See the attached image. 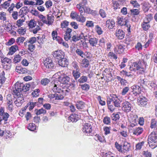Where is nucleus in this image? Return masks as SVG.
<instances>
[{
    "instance_id": "e2e57ef3",
    "label": "nucleus",
    "mask_w": 157,
    "mask_h": 157,
    "mask_svg": "<svg viewBox=\"0 0 157 157\" xmlns=\"http://www.w3.org/2000/svg\"><path fill=\"white\" fill-rule=\"evenodd\" d=\"M30 86V85L29 84H23V91L24 92H26L29 90Z\"/></svg>"
},
{
    "instance_id": "13d9d810",
    "label": "nucleus",
    "mask_w": 157,
    "mask_h": 157,
    "mask_svg": "<svg viewBox=\"0 0 157 157\" xmlns=\"http://www.w3.org/2000/svg\"><path fill=\"white\" fill-rule=\"evenodd\" d=\"M130 3L131 4H132L134 7L138 8L140 6V5L136 1L132 0L130 1Z\"/></svg>"
},
{
    "instance_id": "37998d69",
    "label": "nucleus",
    "mask_w": 157,
    "mask_h": 157,
    "mask_svg": "<svg viewBox=\"0 0 157 157\" xmlns=\"http://www.w3.org/2000/svg\"><path fill=\"white\" fill-rule=\"evenodd\" d=\"M7 105L13 104V101L10 94L8 95L7 96Z\"/></svg>"
},
{
    "instance_id": "8fccbe9b",
    "label": "nucleus",
    "mask_w": 157,
    "mask_h": 157,
    "mask_svg": "<svg viewBox=\"0 0 157 157\" xmlns=\"http://www.w3.org/2000/svg\"><path fill=\"white\" fill-rule=\"evenodd\" d=\"M36 102L30 101L28 104V105L29 106V109L30 110H32L33 109L34 107L36 105Z\"/></svg>"
},
{
    "instance_id": "423d86ee",
    "label": "nucleus",
    "mask_w": 157,
    "mask_h": 157,
    "mask_svg": "<svg viewBox=\"0 0 157 157\" xmlns=\"http://www.w3.org/2000/svg\"><path fill=\"white\" fill-rule=\"evenodd\" d=\"M129 21L126 19H123L122 17H117V22L121 26L124 25L127 27V31L129 32H130V25L128 24Z\"/></svg>"
},
{
    "instance_id": "c85d7f7f",
    "label": "nucleus",
    "mask_w": 157,
    "mask_h": 157,
    "mask_svg": "<svg viewBox=\"0 0 157 157\" xmlns=\"http://www.w3.org/2000/svg\"><path fill=\"white\" fill-rule=\"evenodd\" d=\"M59 28H57L55 30L53 31L52 33V36L54 40H56L58 38V37H59V36H58L57 31H58Z\"/></svg>"
},
{
    "instance_id": "0eeeda50",
    "label": "nucleus",
    "mask_w": 157,
    "mask_h": 157,
    "mask_svg": "<svg viewBox=\"0 0 157 157\" xmlns=\"http://www.w3.org/2000/svg\"><path fill=\"white\" fill-rule=\"evenodd\" d=\"M87 5V2L86 0H83L78 4L76 5V8L78 10L81 15H84V9Z\"/></svg>"
},
{
    "instance_id": "864d4df0",
    "label": "nucleus",
    "mask_w": 157,
    "mask_h": 157,
    "mask_svg": "<svg viewBox=\"0 0 157 157\" xmlns=\"http://www.w3.org/2000/svg\"><path fill=\"white\" fill-rule=\"evenodd\" d=\"M0 20L3 21H6V13L4 12H1L0 13Z\"/></svg>"
},
{
    "instance_id": "603ef678",
    "label": "nucleus",
    "mask_w": 157,
    "mask_h": 157,
    "mask_svg": "<svg viewBox=\"0 0 157 157\" xmlns=\"http://www.w3.org/2000/svg\"><path fill=\"white\" fill-rule=\"evenodd\" d=\"M103 122L106 124H109L110 123V118L108 117H105L103 119Z\"/></svg>"
},
{
    "instance_id": "2eb2a0df",
    "label": "nucleus",
    "mask_w": 157,
    "mask_h": 157,
    "mask_svg": "<svg viewBox=\"0 0 157 157\" xmlns=\"http://www.w3.org/2000/svg\"><path fill=\"white\" fill-rule=\"evenodd\" d=\"M125 45L123 44H119L117 46V47L114 48V52L117 54H121L123 53L125 49Z\"/></svg>"
},
{
    "instance_id": "69168bd1",
    "label": "nucleus",
    "mask_w": 157,
    "mask_h": 157,
    "mask_svg": "<svg viewBox=\"0 0 157 157\" xmlns=\"http://www.w3.org/2000/svg\"><path fill=\"white\" fill-rule=\"evenodd\" d=\"M36 38L35 37H32L28 40V43H30L29 44H32L36 42Z\"/></svg>"
},
{
    "instance_id": "a18cd8bd",
    "label": "nucleus",
    "mask_w": 157,
    "mask_h": 157,
    "mask_svg": "<svg viewBox=\"0 0 157 157\" xmlns=\"http://www.w3.org/2000/svg\"><path fill=\"white\" fill-rule=\"evenodd\" d=\"M36 127L35 124L30 123L28 127V128L31 131H34L36 129Z\"/></svg>"
},
{
    "instance_id": "a19ab883",
    "label": "nucleus",
    "mask_w": 157,
    "mask_h": 157,
    "mask_svg": "<svg viewBox=\"0 0 157 157\" xmlns=\"http://www.w3.org/2000/svg\"><path fill=\"white\" fill-rule=\"evenodd\" d=\"M130 12L132 15H137L139 14L140 13V11L139 9H134L131 10Z\"/></svg>"
},
{
    "instance_id": "a878e982",
    "label": "nucleus",
    "mask_w": 157,
    "mask_h": 157,
    "mask_svg": "<svg viewBox=\"0 0 157 157\" xmlns=\"http://www.w3.org/2000/svg\"><path fill=\"white\" fill-rule=\"evenodd\" d=\"M143 131V128L141 127L136 128L133 130V134L137 136L140 135L141 134Z\"/></svg>"
},
{
    "instance_id": "aec40b11",
    "label": "nucleus",
    "mask_w": 157,
    "mask_h": 157,
    "mask_svg": "<svg viewBox=\"0 0 157 157\" xmlns=\"http://www.w3.org/2000/svg\"><path fill=\"white\" fill-rule=\"evenodd\" d=\"M72 31V29L71 28H68L67 29L64 37L66 40L68 41L71 38V33Z\"/></svg>"
},
{
    "instance_id": "72a5a7b5",
    "label": "nucleus",
    "mask_w": 157,
    "mask_h": 157,
    "mask_svg": "<svg viewBox=\"0 0 157 157\" xmlns=\"http://www.w3.org/2000/svg\"><path fill=\"white\" fill-rule=\"evenodd\" d=\"M11 1V0H7V1H5L1 5V7L5 9H7L8 7L10 6Z\"/></svg>"
},
{
    "instance_id": "f257e3e1",
    "label": "nucleus",
    "mask_w": 157,
    "mask_h": 157,
    "mask_svg": "<svg viewBox=\"0 0 157 157\" xmlns=\"http://www.w3.org/2000/svg\"><path fill=\"white\" fill-rule=\"evenodd\" d=\"M146 65L144 61L139 60L138 61L133 63L129 67V70L130 71L134 72L139 70L141 72V73H144Z\"/></svg>"
},
{
    "instance_id": "680f3d73",
    "label": "nucleus",
    "mask_w": 157,
    "mask_h": 157,
    "mask_svg": "<svg viewBox=\"0 0 157 157\" xmlns=\"http://www.w3.org/2000/svg\"><path fill=\"white\" fill-rule=\"evenodd\" d=\"M80 14V16L78 17L77 21L82 23L86 21V18Z\"/></svg>"
},
{
    "instance_id": "6e6552de",
    "label": "nucleus",
    "mask_w": 157,
    "mask_h": 157,
    "mask_svg": "<svg viewBox=\"0 0 157 157\" xmlns=\"http://www.w3.org/2000/svg\"><path fill=\"white\" fill-rule=\"evenodd\" d=\"M62 85H60L59 82H58L57 81L54 82V84H52L51 87L52 90L54 92L58 93H61L63 91L61 90Z\"/></svg>"
},
{
    "instance_id": "79ce46f5",
    "label": "nucleus",
    "mask_w": 157,
    "mask_h": 157,
    "mask_svg": "<svg viewBox=\"0 0 157 157\" xmlns=\"http://www.w3.org/2000/svg\"><path fill=\"white\" fill-rule=\"evenodd\" d=\"M87 80V77L86 76H83L78 79V82L80 83H84L86 82Z\"/></svg>"
},
{
    "instance_id": "4d7b16f0",
    "label": "nucleus",
    "mask_w": 157,
    "mask_h": 157,
    "mask_svg": "<svg viewBox=\"0 0 157 157\" xmlns=\"http://www.w3.org/2000/svg\"><path fill=\"white\" fill-rule=\"evenodd\" d=\"M95 30L97 33L100 35L102 34L103 31L101 28L98 25H96L95 27Z\"/></svg>"
},
{
    "instance_id": "6e6d98bb",
    "label": "nucleus",
    "mask_w": 157,
    "mask_h": 157,
    "mask_svg": "<svg viewBox=\"0 0 157 157\" xmlns=\"http://www.w3.org/2000/svg\"><path fill=\"white\" fill-rule=\"evenodd\" d=\"M144 141H142L141 142L137 144L136 146V149L137 150L140 149L142 146L144 145Z\"/></svg>"
},
{
    "instance_id": "4c0bfd02",
    "label": "nucleus",
    "mask_w": 157,
    "mask_h": 157,
    "mask_svg": "<svg viewBox=\"0 0 157 157\" xmlns=\"http://www.w3.org/2000/svg\"><path fill=\"white\" fill-rule=\"evenodd\" d=\"M150 127L151 128L157 127V121L155 119H152L151 120Z\"/></svg>"
},
{
    "instance_id": "20e7f679",
    "label": "nucleus",
    "mask_w": 157,
    "mask_h": 157,
    "mask_svg": "<svg viewBox=\"0 0 157 157\" xmlns=\"http://www.w3.org/2000/svg\"><path fill=\"white\" fill-rule=\"evenodd\" d=\"M58 80L57 81L59 82L60 85L63 86V84H67L69 82L70 78L66 74L62 73L59 76L58 78Z\"/></svg>"
},
{
    "instance_id": "49530a36",
    "label": "nucleus",
    "mask_w": 157,
    "mask_h": 157,
    "mask_svg": "<svg viewBox=\"0 0 157 157\" xmlns=\"http://www.w3.org/2000/svg\"><path fill=\"white\" fill-rule=\"evenodd\" d=\"M76 52L78 55L81 56L82 58L84 57V52L81 49L77 48L76 51Z\"/></svg>"
},
{
    "instance_id": "4468645a",
    "label": "nucleus",
    "mask_w": 157,
    "mask_h": 157,
    "mask_svg": "<svg viewBox=\"0 0 157 157\" xmlns=\"http://www.w3.org/2000/svg\"><path fill=\"white\" fill-rule=\"evenodd\" d=\"M9 116L10 115L8 113L4 112V110L3 108L0 109V118L2 121H7Z\"/></svg>"
},
{
    "instance_id": "774afa93",
    "label": "nucleus",
    "mask_w": 157,
    "mask_h": 157,
    "mask_svg": "<svg viewBox=\"0 0 157 157\" xmlns=\"http://www.w3.org/2000/svg\"><path fill=\"white\" fill-rule=\"evenodd\" d=\"M95 137L97 140L101 142H103L105 141L104 138L103 137H101L99 135L96 134Z\"/></svg>"
},
{
    "instance_id": "0e129e2a",
    "label": "nucleus",
    "mask_w": 157,
    "mask_h": 157,
    "mask_svg": "<svg viewBox=\"0 0 157 157\" xmlns=\"http://www.w3.org/2000/svg\"><path fill=\"white\" fill-rule=\"evenodd\" d=\"M129 88L128 87L126 86L123 88L121 94L122 95H124L128 92L129 90Z\"/></svg>"
},
{
    "instance_id": "ea45409f",
    "label": "nucleus",
    "mask_w": 157,
    "mask_h": 157,
    "mask_svg": "<svg viewBox=\"0 0 157 157\" xmlns=\"http://www.w3.org/2000/svg\"><path fill=\"white\" fill-rule=\"evenodd\" d=\"M78 16V13L72 11L70 14V17L72 19L76 20Z\"/></svg>"
},
{
    "instance_id": "393cba45",
    "label": "nucleus",
    "mask_w": 157,
    "mask_h": 157,
    "mask_svg": "<svg viewBox=\"0 0 157 157\" xmlns=\"http://www.w3.org/2000/svg\"><path fill=\"white\" fill-rule=\"evenodd\" d=\"M16 71L20 74H24L27 72L26 69L20 66L16 67Z\"/></svg>"
},
{
    "instance_id": "6ab92c4d",
    "label": "nucleus",
    "mask_w": 157,
    "mask_h": 157,
    "mask_svg": "<svg viewBox=\"0 0 157 157\" xmlns=\"http://www.w3.org/2000/svg\"><path fill=\"white\" fill-rule=\"evenodd\" d=\"M57 61L59 65L62 67H67L68 64V61L67 59L66 58H64Z\"/></svg>"
},
{
    "instance_id": "c756f323",
    "label": "nucleus",
    "mask_w": 157,
    "mask_h": 157,
    "mask_svg": "<svg viewBox=\"0 0 157 157\" xmlns=\"http://www.w3.org/2000/svg\"><path fill=\"white\" fill-rule=\"evenodd\" d=\"M35 112V113L37 115L41 114H44L46 113V111L42 108L39 109H36Z\"/></svg>"
},
{
    "instance_id": "c9c22d12",
    "label": "nucleus",
    "mask_w": 157,
    "mask_h": 157,
    "mask_svg": "<svg viewBox=\"0 0 157 157\" xmlns=\"http://www.w3.org/2000/svg\"><path fill=\"white\" fill-rule=\"evenodd\" d=\"M76 107L78 109H82L85 107L84 103L82 101H80L76 105Z\"/></svg>"
},
{
    "instance_id": "9d476101",
    "label": "nucleus",
    "mask_w": 157,
    "mask_h": 157,
    "mask_svg": "<svg viewBox=\"0 0 157 157\" xmlns=\"http://www.w3.org/2000/svg\"><path fill=\"white\" fill-rule=\"evenodd\" d=\"M92 126L90 123H86L84 124L82 128V131L87 135H90L92 131Z\"/></svg>"
},
{
    "instance_id": "09e8293b",
    "label": "nucleus",
    "mask_w": 157,
    "mask_h": 157,
    "mask_svg": "<svg viewBox=\"0 0 157 157\" xmlns=\"http://www.w3.org/2000/svg\"><path fill=\"white\" fill-rule=\"evenodd\" d=\"M111 117L113 120L116 121L119 119L120 117L118 114H115L114 113L112 114Z\"/></svg>"
},
{
    "instance_id": "cd10ccee",
    "label": "nucleus",
    "mask_w": 157,
    "mask_h": 157,
    "mask_svg": "<svg viewBox=\"0 0 157 157\" xmlns=\"http://www.w3.org/2000/svg\"><path fill=\"white\" fill-rule=\"evenodd\" d=\"M5 73L4 71H2L0 75V86L4 83L6 80V78L5 76Z\"/></svg>"
},
{
    "instance_id": "5701e85b",
    "label": "nucleus",
    "mask_w": 157,
    "mask_h": 157,
    "mask_svg": "<svg viewBox=\"0 0 157 157\" xmlns=\"http://www.w3.org/2000/svg\"><path fill=\"white\" fill-rule=\"evenodd\" d=\"M89 41V43L91 46L96 47L98 44V40L95 37H93L90 38Z\"/></svg>"
},
{
    "instance_id": "2f4dec72",
    "label": "nucleus",
    "mask_w": 157,
    "mask_h": 157,
    "mask_svg": "<svg viewBox=\"0 0 157 157\" xmlns=\"http://www.w3.org/2000/svg\"><path fill=\"white\" fill-rule=\"evenodd\" d=\"M80 86L82 90L86 91L88 90L90 88V86L89 85L86 83L80 85Z\"/></svg>"
},
{
    "instance_id": "ddd939ff",
    "label": "nucleus",
    "mask_w": 157,
    "mask_h": 157,
    "mask_svg": "<svg viewBox=\"0 0 157 157\" xmlns=\"http://www.w3.org/2000/svg\"><path fill=\"white\" fill-rule=\"evenodd\" d=\"M112 101L115 107H120V104L121 101L116 95L112 94Z\"/></svg>"
},
{
    "instance_id": "f03ea898",
    "label": "nucleus",
    "mask_w": 157,
    "mask_h": 157,
    "mask_svg": "<svg viewBox=\"0 0 157 157\" xmlns=\"http://www.w3.org/2000/svg\"><path fill=\"white\" fill-rule=\"evenodd\" d=\"M148 143L149 146L154 148L157 146V132H153L148 136Z\"/></svg>"
},
{
    "instance_id": "f8f14e48",
    "label": "nucleus",
    "mask_w": 157,
    "mask_h": 157,
    "mask_svg": "<svg viewBox=\"0 0 157 157\" xmlns=\"http://www.w3.org/2000/svg\"><path fill=\"white\" fill-rule=\"evenodd\" d=\"M14 95V97L16 98V100L14 101V102L16 105L17 107L20 106L22 103L24 101V100L23 98V95L22 94H20L19 96L17 97L15 95Z\"/></svg>"
},
{
    "instance_id": "338daca9",
    "label": "nucleus",
    "mask_w": 157,
    "mask_h": 157,
    "mask_svg": "<svg viewBox=\"0 0 157 157\" xmlns=\"http://www.w3.org/2000/svg\"><path fill=\"white\" fill-rule=\"evenodd\" d=\"M15 42V39L13 38H11L9 40L8 42L6 43V45L8 46L11 45L13 44Z\"/></svg>"
},
{
    "instance_id": "de8ad7c7",
    "label": "nucleus",
    "mask_w": 157,
    "mask_h": 157,
    "mask_svg": "<svg viewBox=\"0 0 157 157\" xmlns=\"http://www.w3.org/2000/svg\"><path fill=\"white\" fill-rule=\"evenodd\" d=\"M53 16H49L48 15L47 17L48 22L47 23L49 25H51L53 23Z\"/></svg>"
},
{
    "instance_id": "39448f33",
    "label": "nucleus",
    "mask_w": 157,
    "mask_h": 157,
    "mask_svg": "<svg viewBox=\"0 0 157 157\" xmlns=\"http://www.w3.org/2000/svg\"><path fill=\"white\" fill-rule=\"evenodd\" d=\"M23 83H16L15 87L13 88L12 94L13 95H15L17 97L21 94L20 92L23 91Z\"/></svg>"
},
{
    "instance_id": "1a4fd4ad",
    "label": "nucleus",
    "mask_w": 157,
    "mask_h": 157,
    "mask_svg": "<svg viewBox=\"0 0 157 157\" xmlns=\"http://www.w3.org/2000/svg\"><path fill=\"white\" fill-rule=\"evenodd\" d=\"M122 110L126 113L129 112L131 111L133 108L132 104L129 102L125 101L123 102L122 104Z\"/></svg>"
},
{
    "instance_id": "dca6fc26",
    "label": "nucleus",
    "mask_w": 157,
    "mask_h": 157,
    "mask_svg": "<svg viewBox=\"0 0 157 157\" xmlns=\"http://www.w3.org/2000/svg\"><path fill=\"white\" fill-rule=\"evenodd\" d=\"M115 35L118 39L122 40L124 38L125 33L122 29H117L116 31Z\"/></svg>"
},
{
    "instance_id": "052dcab7",
    "label": "nucleus",
    "mask_w": 157,
    "mask_h": 157,
    "mask_svg": "<svg viewBox=\"0 0 157 157\" xmlns=\"http://www.w3.org/2000/svg\"><path fill=\"white\" fill-rule=\"evenodd\" d=\"M108 56L109 57H110V58L111 59H116L117 58V55L113 52H109L108 53Z\"/></svg>"
},
{
    "instance_id": "5fc2aeb1",
    "label": "nucleus",
    "mask_w": 157,
    "mask_h": 157,
    "mask_svg": "<svg viewBox=\"0 0 157 157\" xmlns=\"http://www.w3.org/2000/svg\"><path fill=\"white\" fill-rule=\"evenodd\" d=\"M21 59V58L19 55H17L14 58L13 61L15 63H17L20 62Z\"/></svg>"
},
{
    "instance_id": "7ed1b4c3",
    "label": "nucleus",
    "mask_w": 157,
    "mask_h": 157,
    "mask_svg": "<svg viewBox=\"0 0 157 157\" xmlns=\"http://www.w3.org/2000/svg\"><path fill=\"white\" fill-rule=\"evenodd\" d=\"M28 24L30 30H31V31H32L34 34H36L38 31L40 29V27L38 25H36V22L34 19L31 20Z\"/></svg>"
},
{
    "instance_id": "e433bc0d",
    "label": "nucleus",
    "mask_w": 157,
    "mask_h": 157,
    "mask_svg": "<svg viewBox=\"0 0 157 157\" xmlns=\"http://www.w3.org/2000/svg\"><path fill=\"white\" fill-rule=\"evenodd\" d=\"M152 17L151 14H149L146 15L144 20V22L149 23L152 20Z\"/></svg>"
},
{
    "instance_id": "bf43d9fd",
    "label": "nucleus",
    "mask_w": 157,
    "mask_h": 157,
    "mask_svg": "<svg viewBox=\"0 0 157 157\" xmlns=\"http://www.w3.org/2000/svg\"><path fill=\"white\" fill-rule=\"evenodd\" d=\"M97 99L98 101L99 104L103 106L105 105V102L101 100V97L100 96H98L97 98Z\"/></svg>"
},
{
    "instance_id": "f3484780",
    "label": "nucleus",
    "mask_w": 157,
    "mask_h": 157,
    "mask_svg": "<svg viewBox=\"0 0 157 157\" xmlns=\"http://www.w3.org/2000/svg\"><path fill=\"white\" fill-rule=\"evenodd\" d=\"M44 66L46 68H51L53 67L54 64L52 60L49 58H46L44 61Z\"/></svg>"
},
{
    "instance_id": "7c9ffc66",
    "label": "nucleus",
    "mask_w": 157,
    "mask_h": 157,
    "mask_svg": "<svg viewBox=\"0 0 157 157\" xmlns=\"http://www.w3.org/2000/svg\"><path fill=\"white\" fill-rule=\"evenodd\" d=\"M80 74L78 70L73 71L72 75L75 79L78 78L80 77Z\"/></svg>"
},
{
    "instance_id": "b1692460",
    "label": "nucleus",
    "mask_w": 157,
    "mask_h": 157,
    "mask_svg": "<svg viewBox=\"0 0 157 157\" xmlns=\"http://www.w3.org/2000/svg\"><path fill=\"white\" fill-rule=\"evenodd\" d=\"M79 119L78 115L76 114H71L68 117V120L73 122H76Z\"/></svg>"
},
{
    "instance_id": "4be33fe9",
    "label": "nucleus",
    "mask_w": 157,
    "mask_h": 157,
    "mask_svg": "<svg viewBox=\"0 0 157 157\" xmlns=\"http://www.w3.org/2000/svg\"><path fill=\"white\" fill-rule=\"evenodd\" d=\"M131 88L133 90V94H134L135 95H136L139 94L141 90L140 87L137 85H133L132 86Z\"/></svg>"
},
{
    "instance_id": "412c9836",
    "label": "nucleus",
    "mask_w": 157,
    "mask_h": 157,
    "mask_svg": "<svg viewBox=\"0 0 157 157\" xmlns=\"http://www.w3.org/2000/svg\"><path fill=\"white\" fill-rule=\"evenodd\" d=\"M106 27L109 29H113L115 26V23L113 20H107L106 22Z\"/></svg>"
},
{
    "instance_id": "3c124183",
    "label": "nucleus",
    "mask_w": 157,
    "mask_h": 157,
    "mask_svg": "<svg viewBox=\"0 0 157 157\" xmlns=\"http://www.w3.org/2000/svg\"><path fill=\"white\" fill-rule=\"evenodd\" d=\"M25 38L24 37H18L16 39V42L19 45H20L21 43H22L25 40Z\"/></svg>"
},
{
    "instance_id": "58836bf2",
    "label": "nucleus",
    "mask_w": 157,
    "mask_h": 157,
    "mask_svg": "<svg viewBox=\"0 0 157 157\" xmlns=\"http://www.w3.org/2000/svg\"><path fill=\"white\" fill-rule=\"evenodd\" d=\"M50 80L47 78L42 79L41 81V84L44 86H46L50 82Z\"/></svg>"
},
{
    "instance_id": "9b49d317",
    "label": "nucleus",
    "mask_w": 157,
    "mask_h": 157,
    "mask_svg": "<svg viewBox=\"0 0 157 157\" xmlns=\"http://www.w3.org/2000/svg\"><path fill=\"white\" fill-rule=\"evenodd\" d=\"M64 53L61 50H59L55 51L53 54V56L58 60L61 59L64 57Z\"/></svg>"
},
{
    "instance_id": "c03bdc74",
    "label": "nucleus",
    "mask_w": 157,
    "mask_h": 157,
    "mask_svg": "<svg viewBox=\"0 0 157 157\" xmlns=\"http://www.w3.org/2000/svg\"><path fill=\"white\" fill-rule=\"evenodd\" d=\"M40 92V90L39 89H36L33 91L31 94L33 97H36L39 96Z\"/></svg>"
},
{
    "instance_id": "bb28decb",
    "label": "nucleus",
    "mask_w": 157,
    "mask_h": 157,
    "mask_svg": "<svg viewBox=\"0 0 157 157\" xmlns=\"http://www.w3.org/2000/svg\"><path fill=\"white\" fill-rule=\"evenodd\" d=\"M18 49V47L17 45L12 46L10 49V51L8 54L9 55H12Z\"/></svg>"
},
{
    "instance_id": "a211bd4d",
    "label": "nucleus",
    "mask_w": 157,
    "mask_h": 157,
    "mask_svg": "<svg viewBox=\"0 0 157 157\" xmlns=\"http://www.w3.org/2000/svg\"><path fill=\"white\" fill-rule=\"evenodd\" d=\"M147 99L145 97L142 96L138 99V103L140 106H144L147 105Z\"/></svg>"
},
{
    "instance_id": "473e14b6",
    "label": "nucleus",
    "mask_w": 157,
    "mask_h": 157,
    "mask_svg": "<svg viewBox=\"0 0 157 157\" xmlns=\"http://www.w3.org/2000/svg\"><path fill=\"white\" fill-rule=\"evenodd\" d=\"M141 26L143 29L145 31L147 30L150 27V26L148 23L144 21L142 24Z\"/></svg>"
},
{
    "instance_id": "f704fd0d",
    "label": "nucleus",
    "mask_w": 157,
    "mask_h": 157,
    "mask_svg": "<svg viewBox=\"0 0 157 157\" xmlns=\"http://www.w3.org/2000/svg\"><path fill=\"white\" fill-rule=\"evenodd\" d=\"M81 63L82 67H87L89 65V60L87 59H84L82 60Z\"/></svg>"
}]
</instances>
